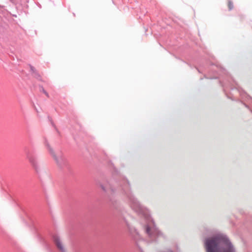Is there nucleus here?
<instances>
[{"label":"nucleus","instance_id":"f257e3e1","mask_svg":"<svg viewBox=\"0 0 252 252\" xmlns=\"http://www.w3.org/2000/svg\"><path fill=\"white\" fill-rule=\"evenodd\" d=\"M114 183L115 185H112V183L107 182L105 184H101L100 185L101 189L109 194V199L111 205L116 209H118L119 203L115 199L114 195L117 189L119 190L121 189L126 195L129 201L130 207L134 211L139 215L146 216L147 214L148 210L140 203L131 192L129 181L126 178H122L120 182L115 180Z\"/></svg>","mask_w":252,"mask_h":252},{"label":"nucleus","instance_id":"f03ea898","mask_svg":"<svg viewBox=\"0 0 252 252\" xmlns=\"http://www.w3.org/2000/svg\"><path fill=\"white\" fill-rule=\"evenodd\" d=\"M213 235L204 239V245L206 252H237L228 237L223 233L211 231Z\"/></svg>","mask_w":252,"mask_h":252},{"label":"nucleus","instance_id":"7ed1b4c3","mask_svg":"<svg viewBox=\"0 0 252 252\" xmlns=\"http://www.w3.org/2000/svg\"><path fill=\"white\" fill-rule=\"evenodd\" d=\"M26 154L27 159L34 169L40 180H42V177L45 175L48 176L46 169L40 164L38 160V156L35 151H26Z\"/></svg>","mask_w":252,"mask_h":252},{"label":"nucleus","instance_id":"20e7f679","mask_svg":"<svg viewBox=\"0 0 252 252\" xmlns=\"http://www.w3.org/2000/svg\"><path fill=\"white\" fill-rule=\"evenodd\" d=\"M144 229L151 243H158L160 238L163 240L167 239V236L157 227L151 228L149 225L146 224L144 226Z\"/></svg>","mask_w":252,"mask_h":252},{"label":"nucleus","instance_id":"39448f33","mask_svg":"<svg viewBox=\"0 0 252 252\" xmlns=\"http://www.w3.org/2000/svg\"><path fill=\"white\" fill-rule=\"evenodd\" d=\"M44 143L48 149L49 152L55 160L58 166L62 169L65 167L68 168V161L63 154L61 153L58 156H56L53 149L50 146L49 143L46 139L45 140Z\"/></svg>","mask_w":252,"mask_h":252},{"label":"nucleus","instance_id":"423d86ee","mask_svg":"<svg viewBox=\"0 0 252 252\" xmlns=\"http://www.w3.org/2000/svg\"><path fill=\"white\" fill-rule=\"evenodd\" d=\"M124 220L128 230L129 235L132 239L136 242V246L138 247V250L140 252H144L143 250L138 244L137 243V241L142 239V238L139 234L138 231L134 226L131 225L125 218L124 219Z\"/></svg>","mask_w":252,"mask_h":252},{"label":"nucleus","instance_id":"0eeeda50","mask_svg":"<svg viewBox=\"0 0 252 252\" xmlns=\"http://www.w3.org/2000/svg\"><path fill=\"white\" fill-rule=\"evenodd\" d=\"M124 220L128 230L129 235L132 239L136 242V246L138 247V250L140 252H144L143 250L138 244L137 243V241L142 239V238L139 234L138 231L134 226L131 225L125 218L124 219Z\"/></svg>","mask_w":252,"mask_h":252},{"label":"nucleus","instance_id":"6e6552de","mask_svg":"<svg viewBox=\"0 0 252 252\" xmlns=\"http://www.w3.org/2000/svg\"><path fill=\"white\" fill-rule=\"evenodd\" d=\"M241 97V102L252 113V97L242 90H238Z\"/></svg>","mask_w":252,"mask_h":252},{"label":"nucleus","instance_id":"1a4fd4ad","mask_svg":"<svg viewBox=\"0 0 252 252\" xmlns=\"http://www.w3.org/2000/svg\"><path fill=\"white\" fill-rule=\"evenodd\" d=\"M53 241L58 249L60 250L61 252H66V250L64 247V246L58 235H53Z\"/></svg>","mask_w":252,"mask_h":252},{"label":"nucleus","instance_id":"9d476101","mask_svg":"<svg viewBox=\"0 0 252 252\" xmlns=\"http://www.w3.org/2000/svg\"><path fill=\"white\" fill-rule=\"evenodd\" d=\"M29 65L30 68V70L32 72V75H33V77H34L35 79H36L37 80H38L40 81L43 82V80H42L41 76L40 75V74L38 73V72L36 70L34 66H33L32 65H31V64H29Z\"/></svg>","mask_w":252,"mask_h":252},{"label":"nucleus","instance_id":"9b49d317","mask_svg":"<svg viewBox=\"0 0 252 252\" xmlns=\"http://www.w3.org/2000/svg\"><path fill=\"white\" fill-rule=\"evenodd\" d=\"M39 91L41 92H42L43 93H44L46 96L48 97H49V94L44 90L43 87L42 85H39Z\"/></svg>","mask_w":252,"mask_h":252},{"label":"nucleus","instance_id":"f8f14e48","mask_svg":"<svg viewBox=\"0 0 252 252\" xmlns=\"http://www.w3.org/2000/svg\"><path fill=\"white\" fill-rule=\"evenodd\" d=\"M111 164L112 165L114 168V172L113 173V176H114L116 175H118V171L117 169L114 166V165L112 162H110Z\"/></svg>","mask_w":252,"mask_h":252},{"label":"nucleus","instance_id":"ddd939ff","mask_svg":"<svg viewBox=\"0 0 252 252\" xmlns=\"http://www.w3.org/2000/svg\"><path fill=\"white\" fill-rule=\"evenodd\" d=\"M233 8V2L231 0H229L228 1V8L229 10H231Z\"/></svg>","mask_w":252,"mask_h":252},{"label":"nucleus","instance_id":"4468645a","mask_svg":"<svg viewBox=\"0 0 252 252\" xmlns=\"http://www.w3.org/2000/svg\"><path fill=\"white\" fill-rule=\"evenodd\" d=\"M48 120L51 122L52 125L53 126H55V125H54V123L53 122L52 120V119L50 117V116H48Z\"/></svg>","mask_w":252,"mask_h":252},{"label":"nucleus","instance_id":"2eb2a0df","mask_svg":"<svg viewBox=\"0 0 252 252\" xmlns=\"http://www.w3.org/2000/svg\"><path fill=\"white\" fill-rule=\"evenodd\" d=\"M217 77H215V78H211L210 79H216Z\"/></svg>","mask_w":252,"mask_h":252}]
</instances>
